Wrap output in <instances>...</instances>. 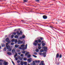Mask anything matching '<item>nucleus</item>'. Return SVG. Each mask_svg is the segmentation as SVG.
Segmentation results:
<instances>
[{
  "label": "nucleus",
  "mask_w": 65,
  "mask_h": 65,
  "mask_svg": "<svg viewBox=\"0 0 65 65\" xmlns=\"http://www.w3.org/2000/svg\"><path fill=\"white\" fill-rule=\"evenodd\" d=\"M25 45H21V47L19 48V49L20 50L22 49V50H26L27 48V44H26L25 46V47H24Z\"/></svg>",
  "instance_id": "1"
},
{
  "label": "nucleus",
  "mask_w": 65,
  "mask_h": 65,
  "mask_svg": "<svg viewBox=\"0 0 65 65\" xmlns=\"http://www.w3.org/2000/svg\"><path fill=\"white\" fill-rule=\"evenodd\" d=\"M6 48L7 49H8L9 50V51H11V49L10 48V47L9 46H6Z\"/></svg>",
  "instance_id": "2"
},
{
  "label": "nucleus",
  "mask_w": 65,
  "mask_h": 65,
  "mask_svg": "<svg viewBox=\"0 0 65 65\" xmlns=\"http://www.w3.org/2000/svg\"><path fill=\"white\" fill-rule=\"evenodd\" d=\"M6 42H8V43H9L11 41L10 40H9V39L8 38H7L6 39Z\"/></svg>",
  "instance_id": "3"
},
{
  "label": "nucleus",
  "mask_w": 65,
  "mask_h": 65,
  "mask_svg": "<svg viewBox=\"0 0 65 65\" xmlns=\"http://www.w3.org/2000/svg\"><path fill=\"white\" fill-rule=\"evenodd\" d=\"M43 48L44 49V51H45V52H46V51H47V47H44Z\"/></svg>",
  "instance_id": "4"
},
{
  "label": "nucleus",
  "mask_w": 65,
  "mask_h": 65,
  "mask_svg": "<svg viewBox=\"0 0 65 65\" xmlns=\"http://www.w3.org/2000/svg\"><path fill=\"white\" fill-rule=\"evenodd\" d=\"M23 42L22 41H21L20 40H19L18 41V44H21V43H22Z\"/></svg>",
  "instance_id": "5"
},
{
  "label": "nucleus",
  "mask_w": 65,
  "mask_h": 65,
  "mask_svg": "<svg viewBox=\"0 0 65 65\" xmlns=\"http://www.w3.org/2000/svg\"><path fill=\"white\" fill-rule=\"evenodd\" d=\"M31 60H32V58H30L29 59H27V61L29 63L31 62Z\"/></svg>",
  "instance_id": "6"
},
{
  "label": "nucleus",
  "mask_w": 65,
  "mask_h": 65,
  "mask_svg": "<svg viewBox=\"0 0 65 65\" xmlns=\"http://www.w3.org/2000/svg\"><path fill=\"white\" fill-rule=\"evenodd\" d=\"M25 38V36L23 35L22 36V37H20V39H22V38Z\"/></svg>",
  "instance_id": "7"
},
{
  "label": "nucleus",
  "mask_w": 65,
  "mask_h": 65,
  "mask_svg": "<svg viewBox=\"0 0 65 65\" xmlns=\"http://www.w3.org/2000/svg\"><path fill=\"white\" fill-rule=\"evenodd\" d=\"M15 49H13L12 51V54H14L15 53Z\"/></svg>",
  "instance_id": "8"
},
{
  "label": "nucleus",
  "mask_w": 65,
  "mask_h": 65,
  "mask_svg": "<svg viewBox=\"0 0 65 65\" xmlns=\"http://www.w3.org/2000/svg\"><path fill=\"white\" fill-rule=\"evenodd\" d=\"M46 52H45L44 53H42V55H43L44 57H46Z\"/></svg>",
  "instance_id": "9"
},
{
  "label": "nucleus",
  "mask_w": 65,
  "mask_h": 65,
  "mask_svg": "<svg viewBox=\"0 0 65 65\" xmlns=\"http://www.w3.org/2000/svg\"><path fill=\"white\" fill-rule=\"evenodd\" d=\"M37 44H38V43H36V42H34L33 43V44L34 45L36 46V45H37Z\"/></svg>",
  "instance_id": "10"
},
{
  "label": "nucleus",
  "mask_w": 65,
  "mask_h": 65,
  "mask_svg": "<svg viewBox=\"0 0 65 65\" xmlns=\"http://www.w3.org/2000/svg\"><path fill=\"white\" fill-rule=\"evenodd\" d=\"M59 53H57L56 55V58H59Z\"/></svg>",
  "instance_id": "11"
},
{
  "label": "nucleus",
  "mask_w": 65,
  "mask_h": 65,
  "mask_svg": "<svg viewBox=\"0 0 65 65\" xmlns=\"http://www.w3.org/2000/svg\"><path fill=\"white\" fill-rule=\"evenodd\" d=\"M43 18L44 19H47V17L46 16H43Z\"/></svg>",
  "instance_id": "12"
},
{
  "label": "nucleus",
  "mask_w": 65,
  "mask_h": 65,
  "mask_svg": "<svg viewBox=\"0 0 65 65\" xmlns=\"http://www.w3.org/2000/svg\"><path fill=\"white\" fill-rule=\"evenodd\" d=\"M7 64H8V62H4V65H7Z\"/></svg>",
  "instance_id": "13"
},
{
  "label": "nucleus",
  "mask_w": 65,
  "mask_h": 65,
  "mask_svg": "<svg viewBox=\"0 0 65 65\" xmlns=\"http://www.w3.org/2000/svg\"><path fill=\"white\" fill-rule=\"evenodd\" d=\"M1 44L2 45V47H4V46H5V44L3 43H2Z\"/></svg>",
  "instance_id": "14"
},
{
  "label": "nucleus",
  "mask_w": 65,
  "mask_h": 65,
  "mask_svg": "<svg viewBox=\"0 0 65 65\" xmlns=\"http://www.w3.org/2000/svg\"><path fill=\"white\" fill-rule=\"evenodd\" d=\"M40 52H44V50L43 49H41L40 50Z\"/></svg>",
  "instance_id": "15"
},
{
  "label": "nucleus",
  "mask_w": 65,
  "mask_h": 65,
  "mask_svg": "<svg viewBox=\"0 0 65 65\" xmlns=\"http://www.w3.org/2000/svg\"><path fill=\"white\" fill-rule=\"evenodd\" d=\"M28 54H29V52H27L25 54V55L26 56H27V55H28Z\"/></svg>",
  "instance_id": "16"
},
{
  "label": "nucleus",
  "mask_w": 65,
  "mask_h": 65,
  "mask_svg": "<svg viewBox=\"0 0 65 65\" xmlns=\"http://www.w3.org/2000/svg\"><path fill=\"white\" fill-rule=\"evenodd\" d=\"M17 34L18 35H20V33L19 32V31H18L17 32Z\"/></svg>",
  "instance_id": "17"
},
{
  "label": "nucleus",
  "mask_w": 65,
  "mask_h": 65,
  "mask_svg": "<svg viewBox=\"0 0 65 65\" xmlns=\"http://www.w3.org/2000/svg\"><path fill=\"white\" fill-rule=\"evenodd\" d=\"M14 38H18V35H17L15 36H14Z\"/></svg>",
  "instance_id": "18"
},
{
  "label": "nucleus",
  "mask_w": 65,
  "mask_h": 65,
  "mask_svg": "<svg viewBox=\"0 0 65 65\" xmlns=\"http://www.w3.org/2000/svg\"><path fill=\"white\" fill-rule=\"evenodd\" d=\"M27 52V51H23L22 52V53L23 54H25V52Z\"/></svg>",
  "instance_id": "19"
},
{
  "label": "nucleus",
  "mask_w": 65,
  "mask_h": 65,
  "mask_svg": "<svg viewBox=\"0 0 65 65\" xmlns=\"http://www.w3.org/2000/svg\"><path fill=\"white\" fill-rule=\"evenodd\" d=\"M7 54L9 55H10L11 54L10 53V52H7Z\"/></svg>",
  "instance_id": "20"
},
{
  "label": "nucleus",
  "mask_w": 65,
  "mask_h": 65,
  "mask_svg": "<svg viewBox=\"0 0 65 65\" xmlns=\"http://www.w3.org/2000/svg\"><path fill=\"white\" fill-rule=\"evenodd\" d=\"M32 64L33 65H36V64H35V61H34L32 62Z\"/></svg>",
  "instance_id": "21"
},
{
  "label": "nucleus",
  "mask_w": 65,
  "mask_h": 65,
  "mask_svg": "<svg viewBox=\"0 0 65 65\" xmlns=\"http://www.w3.org/2000/svg\"><path fill=\"white\" fill-rule=\"evenodd\" d=\"M38 42H39L40 43V42H41V40H40V39H38Z\"/></svg>",
  "instance_id": "22"
},
{
  "label": "nucleus",
  "mask_w": 65,
  "mask_h": 65,
  "mask_svg": "<svg viewBox=\"0 0 65 65\" xmlns=\"http://www.w3.org/2000/svg\"><path fill=\"white\" fill-rule=\"evenodd\" d=\"M27 57L28 58H30V57H31V55H27Z\"/></svg>",
  "instance_id": "23"
},
{
  "label": "nucleus",
  "mask_w": 65,
  "mask_h": 65,
  "mask_svg": "<svg viewBox=\"0 0 65 65\" xmlns=\"http://www.w3.org/2000/svg\"><path fill=\"white\" fill-rule=\"evenodd\" d=\"M20 64L21 65H23L24 64V63H23V62L22 61L20 63Z\"/></svg>",
  "instance_id": "24"
},
{
  "label": "nucleus",
  "mask_w": 65,
  "mask_h": 65,
  "mask_svg": "<svg viewBox=\"0 0 65 65\" xmlns=\"http://www.w3.org/2000/svg\"><path fill=\"white\" fill-rule=\"evenodd\" d=\"M35 63H39L40 62V61L39 60L38 61H35Z\"/></svg>",
  "instance_id": "25"
},
{
  "label": "nucleus",
  "mask_w": 65,
  "mask_h": 65,
  "mask_svg": "<svg viewBox=\"0 0 65 65\" xmlns=\"http://www.w3.org/2000/svg\"><path fill=\"white\" fill-rule=\"evenodd\" d=\"M23 64H24V65H26L27 64V62H24L23 63Z\"/></svg>",
  "instance_id": "26"
},
{
  "label": "nucleus",
  "mask_w": 65,
  "mask_h": 65,
  "mask_svg": "<svg viewBox=\"0 0 65 65\" xmlns=\"http://www.w3.org/2000/svg\"><path fill=\"white\" fill-rule=\"evenodd\" d=\"M36 52H38L39 50L37 48L36 49Z\"/></svg>",
  "instance_id": "27"
},
{
  "label": "nucleus",
  "mask_w": 65,
  "mask_h": 65,
  "mask_svg": "<svg viewBox=\"0 0 65 65\" xmlns=\"http://www.w3.org/2000/svg\"><path fill=\"white\" fill-rule=\"evenodd\" d=\"M17 55H18V54H15V55L14 56V58H15L17 56Z\"/></svg>",
  "instance_id": "28"
},
{
  "label": "nucleus",
  "mask_w": 65,
  "mask_h": 65,
  "mask_svg": "<svg viewBox=\"0 0 65 65\" xmlns=\"http://www.w3.org/2000/svg\"><path fill=\"white\" fill-rule=\"evenodd\" d=\"M23 60H24V61H26V60H27V58H23Z\"/></svg>",
  "instance_id": "29"
},
{
  "label": "nucleus",
  "mask_w": 65,
  "mask_h": 65,
  "mask_svg": "<svg viewBox=\"0 0 65 65\" xmlns=\"http://www.w3.org/2000/svg\"><path fill=\"white\" fill-rule=\"evenodd\" d=\"M42 46H44V45H45V43H42Z\"/></svg>",
  "instance_id": "30"
},
{
  "label": "nucleus",
  "mask_w": 65,
  "mask_h": 65,
  "mask_svg": "<svg viewBox=\"0 0 65 65\" xmlns=\"http://www.w3.org/2000/svg\"><path fill=\"white\" fill-rule=\"evenodd\" d=\"M14 42L15 43H17V42H18V40L17 39H15V40H14Z\"/></svg>",
  "instance_id": "31"
},
{
  "label": "nucleus",
  "mask_w": 65,
  "mask_h": 65,
  "mask_svg": "<svg viewBox=\"0 0 65 65\" xmlns=\"http://www.w3.org/2000/svg\"><path fill=\"white\" fill-rule=\"evenodd\" d=\"M8 43H6V46H8Z\"/></svg>",
  "instance_id": "32"
},
{
  "label": "nucleus",
  "mask_w": 65,
  "mask_h": 65,
  "mask_svg": "<svg viewBox=\"0 0 65 65\" xmlns=\"http://www.w3.org/2000/svg\"><path fill=\"white\" fill-rule=\"evenodd\" d=\"M15 47H16V48H17V47H18V45H15Z\"/></svg>",
  "instance_id": "33"
},
{
  "label": "nucleus",
  "mask_w": 65,
  "mask_h": 65,
  "mask_svg": "<svg viewBox=\"0 0 65 65\" xmlns=\"http://www.w3.org/2000/svg\"><path fill=\"white\" fill-rule=\"evenodd\" d=\"M3 51H6V48H5L4 49Z\"/></svg>",
  "instance_id": "34"
},
{
  "label": "nucleus",
  "mask_w": 65,
  "mask_h": 65,
  "mask_svg": "<svg viewBox=\"0 0 65 65\" xmlns=\"http://www.w3.org/2000/svg\"><path fill=\"white\" fill-rule=\"evenodd\" d=\"M62 54H61L59 55V58H62Z\"/></svg>",
  "instance_id": "35"
},
{
  "label": "nucleus",
  "mask_w": 65,
  "mask_h": 65,
  "mask_svg": "<svg viewBox=\"0 0 65 65\" xmlns=\"http://www.w3.org/2000/svg\"><path fill=\"white\" fill-rule=\"evenodd\" d=\"M39 65H44V63H41Z\"/></svg>",
  "instance_id": "36"
},
{
  "label": "nucleus",
  "mask_w": 65,
  "mask_h": 65,
  "mask_svg": "<svg viewBox=\"0 0 65 65\" xmlns=\"http://www.w3.org/2000/svg\"><path fill=\"white\" fill-rule=\"evenodd\" d=\"M38 48L39 50H40V49H41V47H40V46H39L38 47Z\"/></svg>",
  "instance_id": "37"
},
{
  "label": "nucleus",
  "mask_w": 65,
  "mask_h": 65,
  "mask_svg": "<svg viewBox=\"0 0 65 65\" xmlns=\"http://www.w3.org/2000/svg\"><path fill=\"white\" fill-rule=\"evenodd\" d=\"M38 54L39 55H42V53L41 52L39 53Z\"/></svg>",
  "instance_id": "38"
},
{
  "label": "nucleus",
  "mask_w": 65,
  "mask_h": 65,
  "mask_svg": "<svg viewBox=\"0 0 65 65\" xmlns=\"http://www.w3.org/2000/svg\"><path fill=\"white\" fill-rule=\"evenodd\" d=\"M23 57H20V60L21 61H22L23 60Z\"/></svg>",
  "instance_id": "39"
},
{
  "label": "nucleus",
  "mask_w": 65,
  "mask_h": 65,
  "mask_svg": "<svg viewBox=\"0 0 65 65\" xmlns=\"http://www.w3.org/2000/svg\"><path fill=\"white\" fill-rule=\"evenodd\" d=\"M11 38H13V37H14V36L13 35H11Z\"/></svg>",
  "instance_id": "40"
},
{
  "label": "nucleus",
  "mask_w": 65,
  "mask_h": 65,
  "mask_svg": "<svg viewBox=\"0 0 65 65\" xmlns=\"http://www.w3.org/2000/svg\"><path fill=\"white\" fill-rule=\"evenodd\" d=\"M32 56L33 57H35V58H37V56L35 55H33Z\"/></svg>",
  "instance_id": "41"
},
{
  "label": "nucleus",
  "mask_w": 65,
  "mask_h": 65,
  "mask_svg": "<svg viewBox=\"0 0 65 65\" xmlns=\"http://www.w3.org/2000/svg\"><path fill=\"white\" fill-rule=\"evenodd\" d=\"M35 42L36 43H38V40H36V41H35Z\"/></svg>",
  "instance_id": "42"
},
{
  "label": "nucleus",
  "mask_w": 65,
  "mask_h": 65,
  "mask_svg": "<svg viewBox=\"0 0 65 65\" xmlns=\"http://www.w3.org/2000/svg\"><path fill=\"white\" fill-rule=\"evenodd\" d=\"M16 34H17V33L15 32H13V34L14 35H16Z\"/></svg>",
  "instance_id": "43"
},
{
  "label": "nucleus",
  "mask_w": 65,
  "mask_h": 65,
  "mask_svg": "<svg viewBox=\"0 0 65 65\" xmlns=\"http://www.w3.org/2000/svg\"><path fill=\"white\" fill-rule=\"evenodd\" d=\"M11 41L12 42H13L14 41V39H12V40Z\"/></svg>",
  "instance_id": "44"
},
{
  "label": "nucleus",
  "mask_w": 65,
  "mask_h": 65,
  "mask_svg": "<svg viewBox=\"0 0 65 65\" xmlns=\"http://www.w3.org/2000/svg\"><path fill=\"white\" fill-rule=\"evenodd\" d=\"M28 0H24V2H27V1Z\"/></svg>",
  "instance_id": "45"
},
{
  "label": "nucleus",
  "mask_w": 65,
  "mask_h": 65,
  "mask_svg": "<svg viewBox=\"0 0 65 65\" xmlns=\"http://www.w3.org/2000/svg\"><path fill=\"white\" fill-rule=\"evenodd\" d=\"M17 62V63H20V61L19 60H18Z\"/></svg>",
  "instance_id": "46"
},
{
  "label": "nucleus",
  "mask_w": 65,
  "mask_h": 65,
  "mask_svg": "<svg viewBox=\"0 0 65 65\" xmlns=\"http://www.w3.org/2000/svg\"><path fill=\"white\" fill-rule=\"evenodd\" d=\"M21 57H23V56H24V54H21L20 55Z\"/></svg>",
  "instance_id": "47"
},
{
  "label": "nucleus",
  "mask_w": 65,
  "mask_h": 65,
  "mask_svg": "<svg viewBox=\"0 0 65 65\" xmlns=\"http://www.w3.org/2000/svg\"><path fill=\"white\" fill-rule=\"evenodd\" d=\"M15 59L16 61H17V60H18V58L16 57L15 58Z\"/></svg>",
  "instance_id": "48"
},
{
  "label": "nucleus",
  "mask_w": 65,
  "mask_h": 65,
  "mask_svg": "<svg viewBox=\"0 0 65 65\" xmlns=\"http://www.w3.org/2000/svg\"><path fill=\"white\" fill-rule=\"evenodd\" d=\"M11 44L12 45H13L14 44V43H11Z\"/></svg>",
  "instance_id": "49"
},
{
  "label": "nucleus",
  "mask_w": 65,
  "mask_h": 65,
  "mask_svg": "<svg viewBox=\"0 0 65 65\" xmlns=\"http://www.w3.org/2000/svg\"><path fill=\"white\" fill-rule=\"evenodd\" d=\"M20 34H22L23 33V32L20 31Z\"/></svg>",
  "instance_id": "50"
},
{
  "label": "nucleus",
  "mask_w": 65,
  "mask_h": 65,
  "mask_svg": "<svg viewBox=\"0 0 65 65\" xmlns=\"http://www.w3.org/2000/svg\"><path fill=\"white\" fill-rule=\"evenodd\" d=\"M12 63H13V64L14 65H15V63H14V62H13V61H12Z\"/></svg>",
  "instance_id": "51"
},
{
  "label": "nucleus",
  "mask_w": 65,
  "mask_h": 65,
  "mask_svg": "<svg viewBox=\"0 0 65 65\" xmlns=\"http://www.w3.org/2000/svg\"><path fill=\"white\" fill-rule=\"evenodd\" d=\"M41 44H38V46H40V45H41Z\"/></svg>",
  "instance_id": "52"
},
{
  "label": "nucleus",
  "mask_w": 65,
  "mask_h": 65,
  "mask_svg": "<svg viewBox=\"0 0 65 65\" xmlns=\"http://www.w3.org/2000/svg\"><path fill=\"white\" fill-rule=\"evenodd\" d=\"M34 54H35V55H37V53L35 52V53H34Z\"/></svg>",
  "instance_id": "53"
},
{
  "label": "nucleus",
  "mask_w": 65,
  "mask_h": 65,
  "mask_svg": "<svg viewBox=\"0 0 65 65\" xmlns=\"http://www.w3.org/2000/svg\"><path fill=\"white\" fill-rule=\"evenodd\" d=\"M40 39H41V40H42L43 39V38H40Z\"/></svg>",
  "instance_id": "54"
},
{
  "label": "nucleus",
  "mask_w": 65,
  "mask_h": 65,
  "mask_svg": "<svg viewBox=\"0 0 65 65\" xmlns=\"http://www.w3.org/2000/svg\"><path fill=\"white\" fill-rule=\"evenodd\" d=\"M2 62H0V65H2Z\"/></svg>",
  "instance_id": "55"
},
{
  "label": "nucleus",
  "mask_w": 65,
  "mask_h": 65,
  "mask_svg": "<svg viewBox=\"0 0 65 65\" xmlns=\"http://www.w3.org/2000/svg\"><path fill=\"white\" fill-rule=\"evenodd\" d=\"M18 55H20L21 54V53H18Z\"/></svg>",
  "instance_id": "56"
},
{
  "label": "nucleus",
  "mask_w": 65,
  "mask_h": 65,
  "mask_svg": "<svg viewBox=\"0 0 65 65\" xmlns=\"http://www.w3.org/2000/svg\"><path fill=\"white\" fill-rule=\"evenodd\" d=\"M44 61H41V62H41V63H43V62H44Z\"/></svg>",
  "instance_id": "57"
},
{
  "label": "nucleus",
  "mask_w": 65,
  "mask_h": 65,
  "mask_svg": "<svg viewBox=\"0 0 65 65\" xmlns=\"http://www.w3.org/2000/svg\"><path fill=\"white\" fill-rule=\"evenodd\" d=\"M36 1H39V0H35Z\"/></svg>",
  "instance_id": "58"
},
{
  "label": "nucleus",
  "mask_w": 65,
  "mask_h": 65,
  "mask_svg": "<svg viewBox=\"0 0 65 65\" xmlns=\"http://www.w3.org/2000/svg\"><path fill=\"white\" fill-rule=\"evenodd\" d=\"M0 48H1V46L0 45Z\"/></svg>",
  "instance_id": "59"
},
{
  "label": "nucleus",
  "mask_w": 65,
  "mask_h": 65,
  "mask_svg": "<svg viewBox=\"0 0 65 65\" xmlns=\"http://www.w3.org/2000/svg\"><path fill=\"white\" fill-rule=\"evenodd\" d=\"M18 65H20V63L18 64Z\"/></svg>",
  "instance_id": "60"
},
{
  "label": "nucleus",
  "mask_w": 65,
  "mask_h": 65,
  "mask_svg": "<svg viewBox=\"0 0 65 65\" xmlns=\"http://www.w3.org/2000/svg\"><path fill=\"white\" fill-rule=\"evenodd\" d=\"M2 61V60H0V62H1Z\"/></svg>",
  "instance_id": "61"
},
{
  "label": "nucleus",
  "mask_w": 65,
  "mask_h": 65,
  "mask_svg": "<svg viewBox=\"0 0 65 65\" xmlns=\"http://www.w3.org/2000/svg\"><path fill=\"white\" fill-rule=\"evenodd\" d=\"M51 28H53V27L51 26Z\"/></svg>",
  "instance_id": "62"
},
{
  "label": "nucleus",
  "mask_w": 65,
  "mask_h": 65,
  "mask_svg": "<svg viewBox=\"0 0 65 65\" xmlns=\"http://www.w3.org/2000/svg\"><path fill=\"white\" fill-rule=\"evenodd\" d=\"M50 27H51L52 26H50Z\"/></svg>",
  "instance_id": "63"
},
{
  "label": "nucleus",
  "mask_w": 65,
  "mask_h": 65,
  "mask_svg": "<svg viewBox=\"0 0 65 65\" xmlns=\"http://www.w3.org/2000/svg\"><path fill=\"white\" fill-rule=\"evenodd\" d=\"M28 65H30L29 64H28Z\"/></svg>",
  "instance_id": "64"
}]
</instances>
